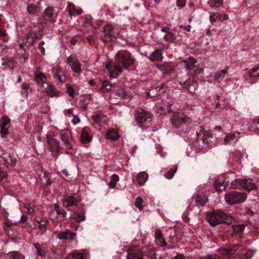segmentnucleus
<instances>
[{
    "label": "nucleus",
    "instance_id": "f257e3e1",
    "mask_svg": "<svg viewBox=\"0 0 259 259\" xmlns=\"http://www.w3.org/2000/svg\"><path fill=\"white\" fill-rule=\"evenodd\" d=\"M206 220L211 226H215L224 223H231L233 218L222 211L215 210L207 214Z\"/></svg>",
    "mask_w": 259,
    "mask_h": 259
},
{
    "label": "nucleus",
    "instance_id": "f03ea898",
    "mask_svg": "<svg viewBox=\"0 0 259 259\" xmlns=\"http://www.w3.org/2000/svg\"><path fill=\"white\" fill-rule=\"evenodd\" d=\"M172 126L176 128H181L184 126H188L192 122V119L184 113L177 112L173 114L171 119Z\"/></svg>",
    "mask_w": 259,
    "mask_h": 259
},
{
    "label": "nucleus",
    "instance_id": "7ed1b4c3",
    "mask_svg": "<svg viewBox=\"0 0 259 259\" xmlns=\"http://www.w3.org/2000/svg\"><path fill=\"white\" fill-rule=\"evenodd\" d=\"M115 61L123 68L127 69L128 67L134 64L135 59L131 56L130 52L125 51H118L115 56Z\"/></svg>",
    "mask_w": 259,
    "mask_h": 259
},
{
    "label": "nucleus",
    "instance_id": "20e7f679",
    "mask_svg": "<svg viewBox=\"0 0 259 259\" xmlns=\"http://www.w3.org/2000/svg\"><path fill=\"white\" fill-rule=\"evenodd\" d=\"M247 195L245 192L230 191L225 195V200L230 205L240 204L243 202L246 199Z\"/></svg>",
    "mask_w": 259,
    "mask_h": 259
},
{
    "label": "nucleus",
    "instance_id": "39448f33",
    "mask_svg": "<svg viewBox=\"0 0 259 259\" xmlns=\"http://www.w3.org/2000/svg\"><path fill=\"white\" fill-rule=\"evenodd\" d=\"M233 189L244 188L250 191L255 187V184L250 179H236L233 181L230 187Z\"/></svg>",
    "mask_w": 259,
    "mask_h": 259
},
{
    "label": "nucleus",
    "instance_id": "423d86ee",
    "mask_svg": "<svg viewBox=\"0 0 259 259\" xmlns=\"http://www.w3.org/2000/svg\"><path fill=\"white\" fill-rule=\"evenodd\" d=\"M117 33L112 26L107 25L103 28V34L100 36V39L105 43L114 41L116 39Z\"/></svg>",
    "mask_w": 259,
    "mask_h": 259
},
{
    "label": "nucleus",
    "instance_id": "0eeeda50",
    "mask_svg": "<svg viewBox=\"0 0 259 259\" xmlns=\"http://www.w3.org/2000/svg\"><path fill=\"white\" fill-rule=\"evenodd\" d=\"M47 148L52 153V155L57 158L60 155L61 148L59 142L51 136H47Z\"/></svg>",
    "mask_w": 259,
    "mask_h": 259
},
{
    "label": "nucleus",
    "instance_id": "6e6552de",
    "mask_svg": "<svg viewBox=\"0 0 259 259\" xmlns=\"http://www.w3.org/2000/svg\"><path fill=\"white\" fill-rule=\"evenodd\" d=\"M135 116L139 123H149L152 121V114L142 108H138L135 112Z\"/></svg>",
    "mask_w": 259,
    "mask_h": 259
},
{
    "label": "nucleus",
    "instance_id": "1a4fd4ad",
    "mask_svg": "<svg viewBox=\"0 0 259 259\" xmlns=\"http://www.w3.org/2000/svg\"><path fill=\"white\" fill-rule=\"evenodd\" d=\"M122 67L115 63L108 61L106 63V68L108 70L110 77L115 78L122 72Z\"/></svg>",
    "mask_w": 259,
    "mask_h": 259
},
{
    "label": "nucleus",
    "instance_id": "9d476101",
    "mask_svg": "<svg viewBox=\"0 0 259 259\" xmlns=\"http://www.w3.org/2000/svg\"><path fill=\"white\" fill-rule=\"evenodd\" d=\"M66 63L69 65L74 73L79 74L82 72L81 65L74 55H71L67 57Z\"/></svg>",
    "mask_w": 259,
    "mask_h": 259
},
{
    "label": "nucleus",
    "instance_id": "9b49d317",
    "mask_svg": "<svg viewBox=\"0 0 259 259\" xmlns=\"http://www.w3.org/2000/svg\"><path fill=\"white\" fill-rule=\"evenodd\" d=\"M61 140L64 144L66 150H70L73 148L71 132L68 129L62 130L59 133Z\"/></svg>",
    "mask_w": 259,
    "mask_h": 259
},
{
    "label": "nucleus",
    "instance_id": "f8f14e48",
    "mask_svg": "<svg viewBox=\"0 0 259 259\" xmlns=\"http://www.w3.org/2000/svg\"><path fill=\"white\" fill-rule=\"evenodd\" d=\"M198 140H201L202 142L208 145L210 140L208 139L212 138V134L210 131H205L202 127H200V130L196 133Z\"/></svg>",
    "mask_w": 259,
    "mask_h": 259
},
{
    "label": "nucleus",
    "instance_id": "ddd939ff",
    "mask_svg": "<svg viewBox=\"0 0 259 259\" xmlns=\"http://www.w3.org/2000/svg\"><path fill=\"white\" fill-rule=\"evenodd\" d=\"M126 259H145L142 251L135 247H131L128 249Z\"/></svg>",
    "mask_w": 259,
    "mask_h": 259
},
{
    "label": "nucleus",
    "instance_id": "4468645a",
    "mask_svg": "<svg viewBox=\"0 0 259 259\" xmlns=\"http://www.w3.org/2000/svg\"><path fill=\"white\" fill-rule=\"evenodd\" d=\"M80 201V198L75 195L66 196L63 200V205L65 207L76 205Z\"/></svg>",
    "mask_w": 259,
    "mask_h": 259
},
{
    "label": "nucleus",
    "instance_id": "2eb2a0df",
    "mask_svg": "<svg viewBox=\"0 0 259 259\" xmlns=\"http://www.w3.org/2000/svg\"><path fill=\"white\" fill-rule=\"evenodd\" d=\"M76 236V233L72 232L70 230L67 229L58 233L57 238L60 240H67L72 241Z\"/></svg>",
    "mask_w": 259,
    "mask_h": 259
},
{
    "label": "nucleus",
    "instance_id": "dca6fc26",
    "mask_svg": "<svg viewBox=\"0 0 259 259\" xmlns=\"http://www.w3.org/2000/svg\"><path fill=\"white\" fill-rule=\"evenodd\" d=\"M184 87L190 93L195 94L196 91L198 88L197 82L193 78H189L184 83Z\"/></svg>",
    "mask_w": 259,
    "mask_h": 259
},
{
    "label": "nucleus",
    "instance_id": "f3484780",
    "mask_svg": "<svg viewBox=\"0 0 259 259\" xmlns=\"http://www.w3.org/2000/svg\"><path fill=\"white\" fill-rule=\"evenodd\" d=\"M5 165L7 166H14L17 163V159L10 153H3L1 156Z\"/></svg>",
    "mask_w": 259,
    "mask_h": 259
},
{
    "label": "nucleus",
    "instance_id": "a211bd4d",
    "mask_svg": "<svg viewBox=\"0 0 259 259\" xmlns=\"http://www.w3.org/2000/svg\"><path fill=\"white\" fill-rule=\"evenodd\" d=\"M196 60L193 57H190L187 59L183 60L182 64L188 70H192L196 67Z\"/></svg>",
    "mask_w": 259,
    "mask_h": 259
},
{
    "label": "nucleus",
    "instance_id": "6ab92c4d",
    "mask_svg": "<svg viewBox=\"0 0 259 259\" xmlns=\"http://www.w3.org/2000/svg\"><path fill=\"white\" fill-rule=\"evenodd\" d=\"M157 69L161 71L164 74H169L174 72V69L167 63H164L161 64L156 65Z\"/></svg>",
    "mask_w": 259,
    "mask_h": 259
},
{
    "label": "nucleus",
    "instance_id": "aec40b11",
    "mask_svg": "<svg viewBox=\"0 0 259 259\" xmlns=\"http://www.w3.org/2000/svg\"><path fill=\"white\" fill-rule=\"evenodd\" d=\"M90 130L89 127L83 128L80 136V140L82 143H89L92 141V137L90 135Z\"/></svg>",
    "mask_w": 259,
    "mask_h": 259
},
{
    "label": "nucleus",
    "instance_id": "412c9836",
    "mask_svg": "<svg viewBox=\"0 0 259 259\" xmlns=\"http://www.w3.org/2000/svg\"><path fill=\"white\" fill-rule=\"evenodd\" d=\"M34 81L38 84L43 85L45 83H47L46 81L47 77L45 75L39 72V71H36L34 72Z\"/></svg>",
    "mask_w": 259,
    "mask_h": 259
},
{
    "label": "nucleus",
    "instance_id": "4be33fe9",
    "mask_svg": "<svg viewBox=\"0 0 259 259\" xmlns=\"http://www.w3.org/2000/svg\"><path fill=\"white\" fill-rule=\"evenodd\" d=\"M50 175V173L47 171H42V174L39 175V178L43 185L47 186L51 185L52 181Z\"/></svg>",
    "mask_w": 259,
    "mask_h": 259
},
{
    "label": "nucleus",
    "instance_id": "5701e85b",
    "mask_svg": "<svg viewBox=\"0 0 259 259\" xmlns=\"http://www.w3.org/2000/svg\"><path fill=\"white\" fill-rule=\"evenodd\" d=\"M2 65L4 66L6 69H12L15 67V62L11 58H4L3 59Z\"/></svg>",
    "mask_w": 259,
    "mask_h": 259
},
{
    "label": "nucleus",
    "instance_id": "b1692460",
    "mask_svg": "<svg viewBox=\"0 0 259 259\" xmlns=\"http://www.w3.org/2000/svg\"><path fill=\"white\" fill-rule=\"evenodd\" d=\"M116 95L118 97L122 99H130L133 97L131 94L126 92L124 90L120 89H118L116 92Z\"/></svg>",
    "mask_w": 259,
    "mask_h": 259
},
{
    "label": "nucleus",
    "instance_id": "393cba45",
    "mask_svg": "<svg viewBox=\"0 0 259 259\" xmlns=\"http://www.w3.org/2000/svg\"><path fill=\"white\" fill-rule=\"evenodd\" d=\"M238 249V246H235L233 247H226V248H222L220 249V251L221 253L225 255L230 256L232 254H233L235 251Z\"/></svg>",
    "mask_w": 259,
    "mask_h": 259
},
{
    "label": "nucleus",
    "instance_id": "a878e982",
    "mask_svg": "<svg viewBox=\"0 0 259 259\" xmlns=\"http://www.w3.org/2000/svg\"><path fill=\"white\" fill-rule=\"evenodd\" d=\"M148 178V175L146 172L142 171L139 173L137 176V182L138 184L140 186L143 185L147 181Z\"/></svg>",
    "mask_w": 259,
    "mask_h": 259
},
{
    "label": "nucleus",
    "instance_id": "bb28decb",
    "mask_svg": "<svg viewBox=\"0 0 259 259\" xmlns=\"http://www.w3.org/2000/svg\"><path fill=\"white\" fill-rule=\"evenodd\" d=\"M148 58L152 61L161 60L162 58V54L159 50H156L151 54Z\"/></svg>",
    "mask_w": 259,
    "mask_h": 259
},
{
    "label": "nucleus",
    "instance_id": "cd10ccee",
    "mask_svg": "<svg viewBox=\"0 0 259 259\" xmlns=\"http://www.w3.org/2000/svg\"><path fill=\"white\" fill-rule=\"evenodd\" d=\"M144 257H147L151 259H156L155 250L152 247H149L146 248L144 251Z\"/></svg>",
    "mask_w": 259,
    "mask_h": 259
},
{
    "label": "nucleus",
    "instance_id": "c85d7f7f",
    "mask_svg": "<svg viewBox=\"0 0 259 259\" xmlns=\"http://www.w3.org/2000/svg\"><path fill=\"white\" fill-rule=\"evenodd\" d=\"M84 212H78L75 211L73 212V216L71 217V219L74 220L76 222L80 223V222L83 221L85 220Z\"/></svg>",
    "mask_w": 259,
    "mask_h": 259
},
{
    "label": "nucleus",
    "instance_id": "c756f323",
    "mask_svg": "<svg viewBox=\"0 0 259 259\" xmlns=\"http://www.w3.org/2000/svg\"><path fill=\"white\" fill-rule=\"evenodd\" d=\"M119 135L117 132L115 130H110L106 134V137L107 139L116 141L119 138Z\"/></svg>",
    "mask_w": 259,
    "mask_h": 259
},
{
    "label": "nucleus",
    "instance_id": "7c9ffc66",
    "mask_svg": "<svg viewBox=\"0 0 259 259\" xmlns=\"http://www.w3.org/2000/svg\"><path fill=\"white\" fill-rule=\"evenodd\" d=\"M27 12L31 15H38L40 10L35 5L30 4L27 7Z\"/></svg>",
    "mask_w": 259,
    "mask_h": 259
},
{
    "label": "nucleus",
    "instance_id": "2f4dec72",
    "mask_svg": "<svg viewBox=\"0 0 259 259\" xmlns=\"http://www.w3.org/2000/svg\"><path fill=\"white\" fill-rule=\"evenodd\" d=\"M227 185H228V182L226 183L225 180H218L214 183L215 190L218 191L224 190Z\"/></svg>",
    "mask_w": 259,
    "mask_h": 259
},
{
    "label": "nucleus",
    "instance_id": "473e14b6",
    "mask_svg": "<svg viewBox=\"0 0 259 259\" xmlns=\"http://www.w3.org/2000/svg\"><path fill=\"white\" fill-rule=\"evenodd\" d=\"M46 92L47 94L51 97H58L59 92L56 90L52 85H50L46 89Z\"/></svg>",
    "mask_w": 259,
    "mask_h": 259
},
{
    "label": "nucleus",
    "instance_id": "72a5a7b5",
    "mask_svg": "<svg viewBox=\"0 0 259 259\" xmlns=\"http://www.w3.org/2000/svg\"><path fill=\"white\" fill-rule=\"evenodd\" d=\"M66 10L68 12V14L70 16H72L73 15H78L80 14L79 11L76 9L74 5L69 3H68Z\"/></svg>",
    "mask_w": 259,
    "mask_h": 259
},
{
    "label": "nucleus",
    "instance_id": "f704fd0d",
    "mask_svg": "<svg viewBox=\"0 0 259 259\" xmlns=\"http://www.w3.org/2000/svg\"><path fill=\"white\" fill-rule=\"evenodd\" d=\"M54 209L61 221L63 220V219L66 216V212L63 208L59 207L57 204H55Z\"/></svg>",
    "mask_w": 259,
    "mask_h": 259
},
{
    "label": "nucleus",
    "instance_id": "c9c22d12",
    "mask_svg": "<svg viewBox=\"0 0 259 259\" xmlns=\"http://www.w3.org/2000/svg\"><path fill=\"white\" fill-rule=\"evenodd\" d=\"M112 87L113 85L111 83L108 81L105 80L102 82L100 90L103 93L108 92L111 91Z\"/></svg>",
    "mask_w": 259,
    "mask_h": 259
},
{
    "label": "nucleus",
    "instance_id": "e433bc0d",
    "mask_svg": "<svg viewBox=\"0 0 259 259\" xmlns=\"http://www.w3.org/2000/svg\"><path fill=\"white\" fill-rule=\"evenodd\" d=\"M227 73L228 68L223 69L220 71H218L215 73L214 78L218 81L222 80L224 78L225 74Z\"/></svg>",
    "mask_w": 259,
    "mask_h": 259
},
{
    "label": "nucleus",
    "instance_id": "4c0bfd02",
    "mask_svg": "<svg viewBox=\"0 0 259 259\" xmlns=\"http://www.w3.org/2000/svg\"><path fill=\"white\" fill-rule=\"evenodd\" d=\"M10 259H25V256L18 251H11L8 253Z\"/></svg>",
    "mask_w": 259,
    "mask_h": 259
},
{
    "label": "nucleus",
    "instance_id": "58836bf2",
    "mask_svg": "<svg viewBox=\"0 0 259 259\" xmlns=\"http://www.w3.org/2000/svg\"><path fill=\"white\" fill-rule=\"evenodd\" d=\"M33 245L36 248L37 254L40 256H44L45 253V245L38 243L33 244Z\"/></svg>",
    "mask_w": 259,
    "mask_h": 259
},
{
    "label": "nucleus",
    "instance_id": "ea45409f",
    "mask_svg": "<svg viewBox=\"0 0 259 259\" xmlns=\"http://www.w3.org/2000/svg\"><path fill=\"white\" fill-rule=\"evenodd\" d=\"M104 115L101 112H95L92 116L93 121L96 123H98L102 120L104 118Z\"/></svg>",
    "mask_w": 259,
    "mask_h": 259
},
{
    "label": "nucleus",
    "instance_id": "a19ab883",
    "mask_svg": "<svg viewBox=\"0 0 259 259\" xmlns=\"http://www.w3.org/2000/svg\"><path fill=\"white\" fill-rule=\"evenodd\" d=\"M119 178L116 174H113L111 176V180L108 186L110 188L113 189L115 187L116 183L119 181Z\"/></svg>",
    "mask_w": 259,
    "mask_h": 259
},
{
    "label": "nucleus",
    "instance_id": "79ce46f5",
    "mask_svg": "<svg viewBox=\"0 0 259 259\" xmlns=\"http://www.w3.org/2000/svg\"><path fill=\"white\" fill-rule=\"evenodd\" d=\"M163 38L166 41L172 42L176 39L177 37L175 33L170 31L167 32V33L164 35Z\"/></svg>",
    "mask_w": 259,
    "mask_h": 259
},
{
    "label": "nucleus",
    "instance_id": "37998d69",
    "mask_svg": "<svg viewBox=\"0 0 259 259\" xmlns=\"http://www.w3.org/2000/svg\"><path fill=\"white\" fill-rule=\"evenodd\" d=\"M83 256L82 252L74 251L68 254L67 259H83Z\"/></svg>",
    "mask_w": 259,
    "mask_h": 259
},
{
    "label": "nucleus",
    "instance_id": "c03bdc74",
    "mask_svg": "<svg viewBox=\"0 0 259 259\" xmlns=\"http://www.w3.org/2000/svg\"><path fill=\"white\" fill-rule=\"evenodd\" d=\"M54 9L52 7H48L44 11V17L46 19L50 20L53 16Z\"/></svg>",
    "mask_w": 259,
    "mask_h": 259
},
{
    "label": "nucleus",
    "instance_id": "a18cd8bd",
    "mask_svg": "<svg viewBox=\"0 0 259 259\" xmlns=\"http://www.w3.org/2000/svg\"><path fill=\"white\" fill-rule=\"evenodd\" d=\"M177 165H174L170 169H169L166 174L164 175V177L167 179H171L174 176L177 170Z\"/></svg>",
    "mask_w": 259,
    "mask_h": 259
},
{
    "label": "nucleus",
    "instance_id": "49530a36",
    "mask_svg": "<svg viewBox=\"0 0 259 259\" xmlns=\"http://www.w3.org/2000/svg\"><path fill=\"white\" fill-rule=\"evenodd\" d=\"M10 124V119L4 116L1 118L0 120V128H8L7 126H9Z\"/></svg>",
    "mask_w": 259,
    "mask_h": 259
},
{
    "label": "nucleus",
    "instance_id": "de8ad7c7",
    "mask_svg": "<svg viewBox=\"0 0 259 259\" xmlns=\"http://www.w3.org/2000/svg\"><path fill=\"white\" fill-rule=\"evenodd\" d=\"M38 224V227L40 231H45L46 230V225L48 223V221L46 219H41V220L36 221Z\"/></svg>",
    "mask_w": 259,
    "mask_h": 259
},
{
    "label": "nucleus",
    "instance_id": "09e8293b",
    "mask_svg": "<svg viewBox=\"0 0 259 259\" xmlns=\"http://www.w3.org/2000/svg\"><path fill=\"white\" fill-rule=\"evenodd\" d=\"M37 38L36 34L34 32H30L26 38L27 42L30 45H33Z\"/></svg>",
    "mask_w": 259,
    "mask_h": 259
},
{
    "label": "nucleus",
    "instance_id": "8fccbe9b",
    "mask_svg": "<svg viewBox=\"0 0 259 259\" xmlns=\"http://www.w3.org/2000/svg\"><path fill=\"white\" fill-rule=\"evenodd\" d=\"M195 202L198 205L204 206L206 202V198L205 196L198 195L196 197Z\"/></svg>",
    "mask_w": 259,
    "mask_h": 259
},
{
    "label": "nucleus",
    "instance_id": "3c124183",
    "mask_svg": "<svg viewBox=\"0 0 259 259\" xmlns=\"http://www.w3.org/2000/svg\"><path fill=\"white\" fill-rule=\"evenodd\" d=\"M208 4L212 8H218L223 4V0H208Z\"/></svg>",
    "mask_w": 259,
    "mask_h": 259
},
{
    "label": "nucleus",
    "instance_id": "603ef678",
    "mask_svg": "<svg viewBox=\"0 0 259 259\" xmlns=\"http://www.w3.org/2000/svg\"><path fill=\"white\" fill-rule=\"evenodd\" d=\"M171 106V104L168 103L166 106L163 107H160L158 109V111L160 113H170L171 112L170 107Z\"/></svg>",
    "mask_w": 259,
    "mask_h": 259
},
{
    "label": "nucleus",
    "instance_id": "864d4df0",
    "mask_svg": "<svg viewBox=\"0 0 259 259\" xmlns=\"http://www.w3.org/2000/svg\"><path fill=\"white\" fill-rule=\"evenodd\" d=\"M232 228L235 234H239L243 232L245 227L243 225H237L233 226Z\"/></svg>",
    "mask_w": 259,
    "mask_h": 259
},
{
    "label": "nucleus",
    "instance_id": "5fc2aeb1",
    "mask_svg": "<svg viewBox=\"0 0 259 259\" xmlns=\"http://www.w3.org/2000/svg\"><path fill=\"white\" fill-rule=\"evenodd\" d=\"M217 21H223L229 19V16L225 13H215Z\"/></svg>",
    "mask_w": 259,
    "mask_h": 259
},
{
    "label": "nucleus",
    "instance_id": "6e6d98bb",
    "mask_svg": "<svg viewBox=\"0 0 259 259\" xmlns=\"http://www.w3.org/2000/svg\"><path fill=\"white\" fill-rule=\"evenodd\" d=\"M246 5L248 7H254L259 6V0H244Z\"/></svg>",
    "mask_w": 259,
    "mask_h": 259
},
{
    "label": "nucleus",
    "instance_id": "4d7b16f0",
    "mask_svg": "<svg viewBox=\"0 0 259 259\" xmlns=\"http://www.w3.org/2000/svg\"><path fill=\"white\" fill-rule=\"evenodd\" d=\"M143 199L141 197H137L135 201V206L141 211L143 209Z\"/></svg>",
    "mask_w": 259,
    "mask_h": 259
},
{
    "label": "nucleus",
    "instance_id": "13d9d810",
    "mask_svg": "<svg viewBox=\"0 0 259 259\" xmlns=\"http://www.w3.org/2000/svg\"><path fill=\"white\" fill-rule=\"evenodd\" d=\"M67 91L68 95L72 98H74L76 91L75 89L73 88V87L67 85Z\"/></svg>",
    "mask_w": 259,
    "mask_h": 259
},
{
    "label": "nucleus",
    "instance_id": "bf43d9fd",
    "mask_svg": "<svg viewBox=\"0 0 259 259\" xmlns=\"http://www.w3.org/2000/svg\"><path fill=\"white\" fill-rule=\"evenodd\" d=\"M259 70V66H255L254 67L251 68L248 72L247 75L251 77L252 76H257L256 75L254 74V73L257 72Z\"/></svg>",
    "mask_w": 259,
    "mask_h": 259
},
{
    "label": "nucleus",
    "instance_id": "052dcab7",
    "mask_svg": "<svg viewBox=\"0 0 259 259\" xmlns=\"http://www.w3.org/2000/svg\"><path fill=\"white\" fill-rule=\"evenodd\" d=\"M156 241L158 245L161 247L165 246L166 245V242L163 237H160L159 238L156 239Z\"/></svg>",
    "mask_w": 259,
    "mask_h": 259
},
{
    "label": "nucleus",
    "instance_id": "680f3d73",
    "mask_svg": "<svg viewBox=\"0 0 259 259\" xmlns=\"http://www.w3.org/2000/svg\"><path fill=\"white\" fill-rule=\"evenodd\" d=\"M187 0H177V6L180 9L186 5Z\"/></svg>",
    "mask_w": 259,
    "mask_h": 259
},
{
    "label": "nucleus",
    "instance_id": "e2e57ef3",
    "mask_svg": "<svg viewBox=\"0 0 259 259\" xmlns=\"http://www.w3.org/2000/svg\"><path fill=\"white\" fill-rule=\"evenodd\" d=\"M235 138V136L234 134H230L228 135L225 137L224 141L226 144H228L230 141L232 140H234Z\"/></svg>",
    "mask_w": 259,
    "mask_h": 259
},
{
    "label": "nucleus",
    "instance_id": "0e129e2a",
    "mask_svg": "<svg viewBox=\"0 0 259 259\" xmlns=\"http://www.w3.org/2000/svg\"><path fill=\"white\" fill-rule=\"evenodd\" d=\"M7 175L6 171L0 167V181L4 180L7 178Z\"/></svg>",
    "mask_w": 259,
    "mask_h": 259
},
{
    "label": "nucleus",
    "instance_id": "69168bd1",
    "mask_svg": "<svg viewBox=\"0 0 259 259\" xmlns=\"http://www.w3.org/2000/svg\"><path fill=\"white\" fill-rule=\"evenodd\" d=\"M21 88L23 90H25L24 92H22V94L25 95L27 97V90L29 88V85L26 83H23L21 85Z\"/></svg>",
    "mask_w": 259,
    "mask_h": 259
},
{
    "label": "nucleus",
    "instance_id": "338daca9",
    "mask_svg": "<svg viewBox=\"0 0 259 259\" xmlns=\"http://www.w3.org/2000/svg\"><path fill=\"white\" fill-rule=\"evenodd\" d=\"M23 207L26 209V212L28 213H32L34 211V208L29 204L25 203Z\"/></svg>",
    "mask_w": 259,
    "mask_h": 259
},
{
    "label": "nucleus",
    "instance_id": "774afa93",
    "mask_svg": "<svg viewBox=\"0 0 259 259\" xmlns=\"http://www.w3.org/2000/svg\"><path fill=\"white\" fill-rule=\"evenodd\" d=\"M252 127L254 129L259 130V119L253 122Z\"/></svg>",
    "mask_w": 259,
    "mask_h": 259
}]
</instances>
